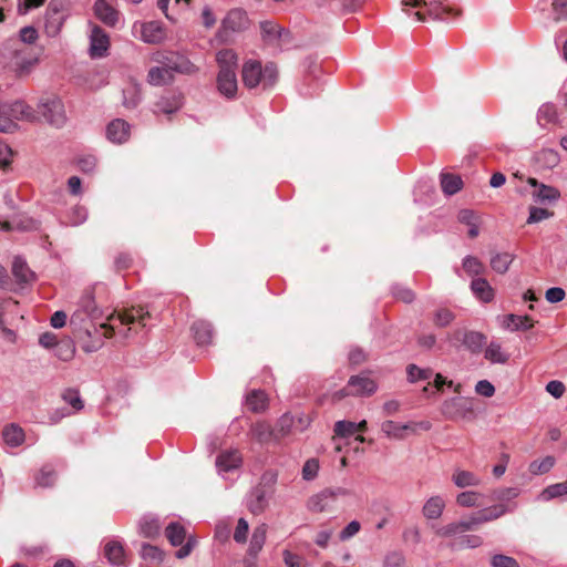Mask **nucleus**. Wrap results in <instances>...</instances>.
Segmentation results:
<instances>
[{
	"instance_id": "nucleus-26",
	"label": "nucleus",
	"mask_w": 567,
	"mask_h": 567,
	"mask_svg": "<svg viewBox=\"0 0 567 567\" xmlns=\"http://www.w3.org/2000/svg\"><path fill=\"white\" fill-rule=\"evenodd\" d=\"M535 163L540 169H553L560 163V155L556 150L543 148L534 156Z\"/></svg>"
},
{
	"instance_id": "nucleus-1",
	"label": "nucleus",
	"mask_w": 567,
	"mask_h": 567,
	"mask_svg": "<svg viewBox=\"0 0 567 567\" xmlns=\"http://www.w3.org/2000/svg\"><path fill=\"white\" fill-rule=\"evenodd\" d=\"M38 39V31L33 27H23L19 31L18 38L8 39L2 43L1 56L6 63L18 73H24L33 64V59L29 54L28 44H32Z\"/></svg>"
},
{
	"instance_id": "nucleus-49",
	"label": "nucleus",
	"mask_w": 567,
	"mask_h": 567,
	"mask_svg": "<svg viewBox=\"0 0 567 567\" xmlns=\"http://www.w3.org/2000/svg\"><path fill=\"white\" fill-rule=\"evenodd\" d=\"M462 268L470 277L481 276L485 271L483 262L474 256H466L462 261Z\"/></svg>"
},
{
	"instance_id": "nucleus-57",
	"label": "nucleus",
	"mask_w": 567,
	"mask_h": 567,
	"mask_svg": "<svg viewBox=\"0 0 567 567\" xmlns=\"http://www.w3.org/2000/svg\"><path fill=\"white\" fill-rule=\"evenodd\" d=\"M454 319L455 316L451 310L441 308L435 311L433 321L435 326L443 328L449 326Z\"/></svg>"
},
{
	"instance_id": "nucleus-7",
	"label": "nucleus",
	"mask_w": 567,
	"mask_h": 567,
	"mask_svg": "<svg viewBox=\"0 0 567 567\" xmlns=\"http://www.w3.org/2000/svg\"><path fill=\"white\" fill-rule=\"evenodd\" d=\"M38 111L44 120L56 127L64 125L66 121L64 104L58 96H45L40 99Z\"/></svg>"
},
{
	"instance_id": "nucleus-42",
	"label": "nucleus",
	"mask_w": 567,
	"mask_h": 567,
	"mask_svg": "<svg viewBox=\"0 0 567 567\" xmlns=\"http://www.w3.org/2000/svg\"><path fill=\"white\" fill-rule=\"evenodd\" d=\"M560 496H567V480L561 483L548 485L538 495V499L542 502H549Z\"/></svg>"
},
{
	"instance_id": "nucleus-23",
	"label": "nucleus",
	"mask_w": 567,
	"mask_h": 567,
	"mask_svg": "<svg viewBox=\"0 0 567 567\" xmlns=\"http://www.w3.org/2000/svg\"><path fill=\"white\" fill-rule=\"evenodd\" d=\"M94 13L99 20L109 27H114L117 23L118 12L106 0H96Z\"/></svg>"
},
{
	"instance_id": "nucleus-20",
	"label": "nucleus",
	"mask_w": 567,
	"mask_h": 567,
	"mask_svg": "<svg viewBox=\"0 0 567 567\" xmlns=\"http://www.w3.org/2000/svg\"><path fill=\"white\" fill-rule=\"evenodd\" d=\"M130 134L131 125L122 118L113 120L106 127V136L113 143H125Z\"/></svg>"
},
{
	"instance_id": "nucleus-51",
	"label": "nucleus",
	"mask_w": 567,
	"mask_h": 567,
	"mask_svg": "<svg viewBox=\"0 0 567 567\" xmlns=\"http://www.w3.org/2000/svg\"><path fill=\"white\" fill-rule=\"evenodd\" d=\"M408 380L411 383H415L422 380H430L433 375V371L431 369H422L416 364H409L406 367Z\"/></svg>"
},
{
	"instance_id": "nucleus-22",
	"label": "nucleus",
	"mask_w": 567,
	"mask_h": 567,
	"mask_svg": "<svg viewBox=\"0 0 567 567\" xmlns=\"http://www.w3.org/2000/svg\"><path fill=\"white\" fill-rule=\"evenodd\" d=\"M183 96L177 92H168L156 102V111L165 114H173L181 109Z\"/></svg>"
},
{
	"instance_id": "nucleus-56",
	"label": "nucleus",
	"mask_w": 567,
	"mask_h": 567,
	"mask_svg": "<svg viewBox=\"0 0 567 567\" xmlns=\"http://www.w3.org/2000/svg\"><path fill=\"white\" fill-rule=\"evenodd\" d=\"M435 533L437 536L443 537V538L456 537V536H458V535L461 536L463 534L458 522H453V523L446 524L444 526H441V527L436 528Z\"/></svg>"
},
{
	"instance_id": "nucleus-29",
	"label": "nucleus",
	"mask_w": 567,
	"mask_h": 567,
	"mask_svg": "<svg viewBox=\"0 0 567 567\" xmlns=\"http://www.w3.org/2000/svg\"><path fill=\"white\" fill-rule=\"evenodd\" d=\"M445 508V501L442 496H431L423 505L422 513L427 519H437Z\"/></svg>"
},
{
	"instance_id": "nucleus-12",
	"label": "nucleus",
	"mask_w": 567,
	"mask_h": 567,
	"mask_svg": "<svg viewBox=\"0 0 567 567\" xmlns=\"http://www.w3.org/2000/svg\"><path fill=\"white\" fill-rule=\"evenodd\" d=\"M527 183L535 188L532 193L535 203L551 205L558 202L561 196L558 188L539 183L536 178L529 177Z\"/></svg>"
},
{
	"instance_id": "nucleus-4",
	"label": "nucleus",
	"mask_w": 567,
	"mask_h": 567,
	"mask_svg": "<svg viewBox=\"0 0 567 567\" xmlns=\"http://www.w3.org/2000/svg\"><path fill=\"white\" fill-rule=\"evenodd\" d=\"M277 481V474L272 471L266 472L261 477V483L254 487L247 495V508L254 515H259L265 512L268 506L269 497L272 491L268 489L266 485L272 486Z\"/></svg>"
},
{
	"instance_id": "nucleus-37",
	"label": "nucleus",
	"mask_w": 567,
	"mask_h": 567,
	"mask_svg": "<svg viewBox=\"0 0 567 567\" xmlns=\"http://www.w3.org/2000/svg\"><path fill=\"white\" fill-rule=\"evenodd\" d=\"M173 80V74L169 73L167 68L153 66L148 70L147 82L154 86L168 84Z\"/></svg>"
},
{
	"instance_id": "nucleus-2",
	"label": "nucleus",
	"mask_w": 567,
	"mask_h": 567,
	"mask_svg": "<svg viewBox=\"0 0 567 567\" xmlns=\"http://www.w3.org/2000/svg\"><path fill=\"white\" fill-rule=\"evenodd\" d=\"M216 61L219 66L217 74V90L228 100H233L237 95V55L230 49H224L217 52Z\"/></svg>"
},
{
	"instance_id": "nucleus-55",
	"label": "nucleus",
	"mask_w": 567,
	"mask_h": 567,
	"mask_svg": "<svg viewBox=\"0 0 567 567\" xmlns=\"http://www.w3.org/2000/svg\"><path fill=\"white\" fill-rule=\"evenodd\" d=\"M62 399L75 411H80L83 409V401L80 396L79 391L75 389H66L62 393Z\"/></svg>"
},
{
	"instance_id": "nucleus-35",
	"label": "nucleus",
	"mask_w": 567,
	"mask_h": 567,
	"mask_svg": "<svg viewBox=\"0 0 567 567\" xmlns=\"http://www.w3.org/2000/svg\"><path fill=\"white\" fill-rule=\"evenodd\" d=\"M266 537H267V525L266 524H260L257 527H255L251 538H250L249 548H248V553L250 556L255 557L258 555V553L262 549V547L266 543Z\"/></svg>"
},
{
	"instance_id": "nucleus-10",
	"label": "nucleus",
	"mask_w": 567,
	"mask_h": 567,
	"mask_svg": "<svg viewBox=\"0 0 567 567\" xmlns=\"http://www.w3.org/2000/svg\"><path fill=\"white\" fill-rule=\"evenodd\" d=\"M248 19L246 12L240 9L230 10L221 21V27L218 31V39L220 41H228L230 32H238L247 27Z\"/></svg>"
},
{
	"instance_id": "nucleus-38",
	"label": "nucleus",
	"mask_w": 567,
	"mask_h": 567,
	"mask_svg": "<svg viewBox=\"0 0 567 567\" xmlns=\"http://www.w3.org/2000/svg\"><path fill=\"white\" fill-rule=\"evenodd\" d=\"M460 223L468 226V236L475 238L480 234V221L477 215L471 209H461L457 215Z\"/></svg>"
},
{
	"instance_id": "nucleus-45",
	"label": "nucleus",
	"mask_w": 567,
	"mask_h": 567,
	"mask_svg": "<svg viewBox=\"0 0 567 567\" xmlns=\"http://www.w3.org/2000/svg\"><path fill=\"white\" fill-rule=\"evenodd\" d=\"M246 404L252 412H261L267 406V395L261 390H254L247 395Z\"/></svg>"
},
{
	"instance_id": "nucleus-8",
	"label": "nucleus",
	"mask_w": 567,
	"mask_h": 567,
	"mask_svg": "<svg viewBox=\"0 0 567 567\" xmlns=\"http://www.w3.org/2000/svg\"><path fill=\"white\" fill-rule=\"evenodd\" d=\"M152 60L167 68L171 74H173V72L189 74L195 71L194 64L187 58L178 53L156 52L153 54Z\"/></svg>"
},
{
	"instance_id": "nucleus-62",
	"label": "nucleus",
	"mask_w": 567,
	"mask_h": 567,
	"mask_svg": "<svg viewBox=\"0 0 567 567\" xmlns=\"http://www.w3.org/2000/svg\"><path fill=\"white\" fill-rule=\"evenodd\" d=\"M551 216H553L551 212H549L545 208H542V207L532 206L529 208V216L527 218V224L539 223V221L547 219Z\"/></svg>"
},
{
	"instance_id": "nucleus-3",
	"label": "nucleus",
	"mask_w": 567,
	"mask_h": 567,
	"mask_svg": "<svg viewBox=\"0 0 567 567\" xmlns=\"http://www.w3.org/2000/svg\"><path fill=\"white\" fill-rule=\"evenodd\" d=\"M243 82L248 89H255L259 84L264 89L271 87L278 78V70L274 63L265 66L259 61L249 60L243 65Z\"/></svg>"
},
{
	"instance_id": "nucleus-59",
	"label": "nucleus",
	"mask_w": 567,
	"mask_h": 567,
	"mask_svg": "<svg viewBox=\"0 0 567 567\" xmlns=\"http://www.w3.org/2000/svg\"><path fill=\"white\" fill-rule=\"evenodd\" d=\"M492 567H519L518 561L511 556H506L503 554H495L491 558Z\"/></svg>"
},
{
	"instance_id": "nucleus-32",
	"label": "nucleus",
	"mask_w": 567,
	"mask_h": 567,
	"mask_svg": "<svg viewBox=\"0 0 567 567\" xmlns=\"http://www.w3.org/2000/svg\"><path fill=\"white\" fill-rule=\"evenodd\" d=\"M192 331L198 346H207L213 339V328L209 322L199 320L193 323Z\"/></svg>"
},
{
	"instance_id": "nucleus-48",
	"label": "nucleus",
	"mask_w": 567,
	"mask_h": 567,
	"mask_svg": "<svg viewBox=\"0 0 567 567\" xmlns=\"http://www.w3.org/2000/svg\"><path fill=\"white\" fill-rule=\"evenodd\" d=\"M293 423V416L289 413H286L279 417L276 426L274 427L278 442L290 434Z\"/></svg>"
},
{
	"instance_id": "nucleus-46",
	"label": "nucleus",
	"mask_w": 567,
	"mask_h": 567,
	"mask_svg": "<svg viewBox=\"0 0 567 567\" xmlns=\"http://www.w3.org/2000/svg\"><path fill=\"white\" fill-rule=\"evenodd\" d=\"M482 544L483 539L478 535H461L450 544V547L453 549L477 548Z\"/></svg>"
},
{
	"instance_id": "nucleus-21",
	"label": "nucleus",
	"mask_w": 567,
	"mask_h": 567,
	"mask_svg": "<svg viewBox=\"0 0 567 567\" xmlns=\"http://www.w3.org/2000/svg\"><path fill=\"white\" fill-rule=\"evenodd\" d=\"M104 556L107 561L116 567L126 566V554L123 545L117 540H110L104 546Z\"/></svg>"
},
{
	"instance_id": "nucleus-52",
	"label": "nucleus",
	"mask_w": 567,
	"mask_h": 567,
	"mask_svg": "<svg viewBox=\"0 0 567 567\" xmlns=\"http://www.w3.org/2000/svg\"><path fill=\"white\" fill-rule=\"evenodd\" d=\"M56 478L55 471L51 465H44L35 476V483L41 487L52 486Z\"/></svg>"
},
{
	"instance_id": "nucleus-61",
	"label": "nucleus",
	"mask_w": 567,
	"mask_h": 567,
	"mask_svg": "<svg viewBox=\"0 0 567 567\" xmlns=\"http://www.w3.org/2000/svg\"><path fill=\"white\" fill-rule=\"evenodd\" d=\"M18 127L17 123L10 117L8 112L4 111V103H0V132L9 133Z\"/></svg>"
},
{
	"instance_id": "nucleus-41",
	"label": "nucleus",
	"mask_w": 567,
	"mask_h": 567,
	"mask_svg": "<svg viewBox=\"0 0 567 567\" xmlns=\"http://www.w3.org/2000/svg\"><path fill=\"white\" fill-rule=\"evenodd\" d=\"M140 533L147 538H153L159 534V522L156 517L151 515H145L141 518L140 524Z\"/></svg>"
},
{
	"instance_id": "nucleus-9",
	"label": "nucleus",
	"mask_w": 567,
	"mask_h": 567,
	"mask_svg": "<svg viewBox=\"0 0 567 567\" xmlns=\"http://www.w3.org/2000/svg\"><path fill=\"white\" fill-rule=\"evenodd\" d=\"M78 306V310L71 317V323L76 321L83 322L85 318L95 320L102 316V311L97 308L93 291L91 289H87L83 292Z\"/></svg>"
},
{
	"instance_id": "nucleus-63",
	"label": "nucleus",
	"mask_w": 567,
	"mask_h": 567,
	"mask_svg": "<svg viewBox=\"0 0 567 567\" xmlns=\"http://www.w3.org/2000/svg\"><path fill=\"white\" fill-rule=\"evenodd\" d=\"M249 524L245 518H239L236 529L234 532V540L238 544H244L247 540Z\"/></svg>"
},
{
	"instance_id": "nucleus-28",
	"label": "nucleus",
	"mask_w": 567,
	"mask_h": 567,
	"mask_svg": "<svg viewBox=\"0 0 567 567\" xmlns=\"http://www.w3.org/2000/svg\"><path fill=\"white\" fill-rule=\"evenodd\" d=\"M471 290L482 302H491L494 298V289L489 282L482 277H477L472 280Z\"/></svg>"
},
{
	"instance_id": "nucleus-60",
	"label": "nucleus",
	"mask_w": 567,
	"mask_h": 567,
	"mask_svg": "<svg viewBox=\"0 0 567 567\" xmlns=\"http://www.w3.org/2000/svg\"><path fill=\"white\" fill-rule=\"evenodd\" d=\"M319 472V462L317 458H309L302 467V478L305 481H312L317 477Z\"/></svg>"
},
{
	"instance_id": "nucleus-47",
	"label": "nucleus",
	"mask_w": 567,
	"mask_h": 567,
	"mask_svg": "<svg viewBox=\"0 0 567 567\" xmlns=\"http://www.w3.org/2000/svg\"><path fill=\"white\" fill-rule=\"evenodd\" d=\"M482 494L476 491H465L456 495V504L461 507H477L481 505Z\"/></svg>"
},
{
	"instance_id": "nucleus-43",
	"label": "nucleus",
	"mask_w": 567,
	"mask_h": 567,
	"mask_svg": "<svg viewBox=\"0 0 567 567\" xmlns=\"http://www.w3.org/2000/svg\"><path fill=\"white\" fill-rule=\"evenodd\" d=\"M2 437L6 444L16 447L24 441V433L18 425L11 424L3 429Z\"/></svg>"
},
{
	"instance_id": "nucleus-40",
	"label": "nucleus",
	"mask_w": 567,
	"mask_h": 567,
	"mask_svg": "<svg viewBox=\"0 0 567 567\" xmlns=\"http://www.w3.org/2000/svg\"><path fill=\"white\" fill-rule=\"evenodd\" d=\"M515 255L512 252H496L491 257V267L497 274H505L511 264L514 261Z\"/></svg>"
},
{
	"instance_id": "nucleus-14",
	"label": "nucleus",
	"mask_w": 567,
	"mask_h": 567,
	"mask_svg": "<svg viewBox=\"0 0 567 567\" xmlns=\"http://www.w3.org/2000/svg\"><path fill=\"white\" fill-rule=\"evenodd\" d=\"M110 47V39L106 32L99 25H93L90 33V55L103 58Z\"/></svg>"
},
{
	"instance_id": "nucleus-24",
	"label": "nucleus",
	"mask_w": 567,
	"mask_h": 567,
	"mask_svg": "<svg viewBox=\"0 0 567 567\" xmlns=\"http://www.w3.org/2000/svg\"><path fill=\"white\" fill-rule=\"evenodd\" d=\"M165 38V31L159 22L157 21H150L141 27V39L145 43H159Z\"/></svg>"
},
{
	"instance_id": "nucleus-39",
	"label": "nucleus",
	"mask_w": 567,
	"mask_h": 567,
	"mask_svg": "<svg viewBox=\"0 0 567 567\" xmlns=\"http://www.w3.org/2000/svg\"><path fill=\"white\" fill-rule=\"evenodd\" d=\"M441 187L445 195L452 196L460 192L463 186V181L458 175L442 173L440 176Z\"/></svg>"
},
{
	"instance_id": "nucleus-13",
	"label": "nucleus",
	"mask_w": 567,
	"mask_h": 567,
	"mask_svg": "<svg viewBox=\"0 0 567 567\" xmlns=\"http://www.w3.org/2000/svg\"><path fill=\"white\" fill-rule=\"evenodd\" d=\"M421 6L426 9L427 14L434 20H446V16L451 13V9L443 6L441 0H402L404 11H408L409 7Z\"/></svg>"
},
{
	"instance_id": "nucleus-5",
	"label": "nucleus",
	"mask_w": 567,
	"mask_h": 567,
	"mask_svg": "<svg viewBox=\"0 0 567 567\" xmlns=\"http://www.w3.org/2000/svg\"><path fill=\"white\" fill-rule=\"evenodd\" d=\"M69 0H51L45 10L44 31L48 37H56L69 17Z\"/></svg>"
},
{
	"instance_id": "nucleus-16",
	"label": "nucleus",
	"mask_w": 567,
	"mask_h": 567,
	"mask_svg": "<svg viewBox=\"0 0 567 567\" xmlns=\"http://www.w3.org/2000/svg\"><path fill=\"white\" fill-rule=\"evenodd\" d=\"M454 337L462 342V344L471 353H480L486 343V336L477 331H468L458 329L454 332Z\"/></svg>"
},
{
	"instance_id": "nucleus-19",
	"label": "nucleus",
	"mask_w": 567,
	"mask_h": 567,
	"mask_svg": "<svg viewBox=\"0 0 567 567\" xmlns=\"http://www.w3.org/2000/svg\"><path fill=\"white\" fill-rule=\"evenodd\" d=\"M4 111L8 112L10 117L13 120V123L17 121H33L37 115L33 109L28 105L25 102L17 100L11 103H4Z\"/></svg>"
},
{
	"instance_id": "nucleus-44",
	"label": "nucleus",
	"mask_w": 567,
	"mask_h": 567,
	"mask_svg": "<svg viewBox=\"0 0 567 567\" xmlns=\"http://www.w3.org/2000/svg\"><path fill=\"white\" fill-rule=\"evenodd\" d=\"M165 535L173 546H181L186 538V530L179 523L172 522L167 525Z\"/></svg>"
},
{
	"instance_id": "nucleus-30",
	"label": "nucleus",
	"mask_w": 567,
	"mask_h": 567,
	"mask_svg": "<svg viewBox=\"0 0 567 567\" xmlns=\"http://www.w3.org/2000/svg\"><path fill=\"white\" fill-rule=\"evenodd\" d=\"M412 423H399L392 420L384 421L381 425V431L390 439L402 440L405 436V431L413 429Z\"/></svg>"
},
{
	"instance_id": "nucleus-54",
	"label": "nucleus",
	"mask_w": 567,
	"mask_h": 567,
	"mask_svg": "<svg viewBox=\"0 0 567 567\" xmlns=\"http://www.w3.org/2000/svg\"><path fill=\"white\" fill-rule=\"evenodd\" d=\"M555 465L553 456H546L542 461H534L529 464V472L534 475L544 474L549 472Z\"/></svg>"
},
{
	"instance_id": "nucleus-34",
	"label": "nucleus",
	"mask_w": 567,
	"mask_h": 567,
	"mask_svg": "<svg viewBox=\"0 0 567 567\" xmlns=\"http://www.w3.org/2000/svg\"><path fill=\"white\" fill-rule=\"evenodd\" d=\"M12 274L19 284H29L34 278L25 260L19 256L13 259Z\"/></svg>"
},
{
	"instance_id": "nucleus-18",
	"label": "nucleus",
	"mask_w": 567,
	"mask_h": 567,
	"mask_svg": "<svg viewBox=\"0 0 567 567\" xmlns=\"http://www.w3.org/2000/svg\"><path fill=\"white\" fill-rule=\"evenodd\" d=\"M251 439L257 441L259 444L278 443L275 429L265 421H259L251 424L249 430Z\"/></svg>"
},
{
	"instance_id": "nucleus-36",
	"label": "nucleus",
	"mask_w": 567,
	"mask_h": 567,
	"mask_svg": "<svg viewBox=\"0 0 567 567\" xmlns=\"http://www.w3.org/2000/svg\"><path fill=\"white\" fill-rule=\"evenodd\" d=\"M484 358L494 364H505L509 360V354L502 349L498 342L492 341L484 351Z\"/></svg>"
},
{
	"instance_id": "nucleus-33",
	"label": "nucleus",
	"mask_w": 567,
	"mask_h": 567,
	"mask_svg": "<svg viewBox=\"0 0 567 567\" xmlns=\"http://www.w3.org/2000/svg\"><path fill=\"white\" fill-rule=\"evenodd\" d=\"M504 328L511 331H526L534 327V321L528 316L507 315L503 320Z\"/></svg>"
},
{
	"instance_id": "nucleus-15",
	"label": "nucleus",
	"mask_w": 567,
	"mask_h": 567,
	"mask_svg": "<svg viewBox=\"0 0 567 567\" xmlns=\"http://www.w3.org/2000/svg\"><path fill=\"white\" fill-rule=\"evenodd\" d=\"M243 464V457L238 450L223 451L216 457V467L220 475L238 470Z\"/></svg>"
},
{
	"instance_id": "nucleus-27",
	"label": "nucleus",
	"mask_w": 567,
	"mask_h": 567,
	"mask_svg": "<svg viewBox=\"0 0 567 567\" xmlns=\"http://www.w3.org/2000/svg\"><path fill=\"white\" fill-rule=\"evenodd\" d=\"M516 508V504H495L493 506L480 509V514L482 516L483 523H489L496 520L504 516L507 513L514 512Z\"/></svg>"
},
{
	"instance_id": "nucleus-50",
	"label": "nucleus",
	"mask_w": 567,
	"mask_h": 567,
	"mask_svg": "<svg viewBox=\"0 0 567 567\" xmlns=\"http://www.w3.org/2000/svg\"><path fill=\"white\" fill-rule=\"evenodd\" d=\"M520 494L518 487H502L493 491L492 497L498 501V504H511L509 502L515 499Z\"/></svg>"
},
{
	"instance_id": "nucleus-64",
	"label": "nucleus",
	"mask_w": 567,
	"mask_h": 567,
	"mask_svg": "<svg viewBox=\"0 0 567 567\" xmlns=\"http://www.w3.org/2000/svg\"><path fill=\"white\" fill-rule=\"evenodd\" d=\"M87 218V210L83 206H75L70 215H69V223L72 226H78L83 224Z\"/></svg>"
},
{
	"instance_id": "nucleus-53",
	"label": "nucleus",
	"mask_w": 567,
	"mask_h": 567,
	"mask_svg": "<svg viewBox=\"0 0 567 567\" xmlns=\"http://www.w3.org/2000/svg\"><path fill=\"white\" fill-rule=\"evenodd\" d=\"M141 91L136 85H132L125 90H123V104L127 109H134L141 102Z\"/></svg>"
},
{
	"instance_id": "nucleus-31",
	"label": "nucleus",
	"mask_w": 567,
	"mask_h": 567,
	"mask_svg": "<svg viewBox=\"0 0 567 567\" xmlns=\"http://www.w3.org/2000/svg\"><path fill=\"white\" fill-rule=\"evenodd\" d=\"M333 502V493L330 489H323L311 496L308 501V508L311 512L320 513L330 507Z\"/></svg>"
},
{
	"instance_id": "nucleus-25",
	"label": "nucleus",
	"mask_w": 567,
	"mask_h": 567,
	"mask_svg": "<svg viewBox=\"0 0 567 567\" xmlns=\"http://www.w3.org/2000/svg\"><path fill=\"white\" fill-rule=\"evenodd\" d=\"M451 480L458 488L476 487L480 486L482 480L473 472L455 468L452 473Z\"/></svg>"
},
{
	"instance_id": "nucleus-58",
	"label": "nucleus",
	"mask_w": 567,
	"mask_h": 567,
	"mask_svg": "<svg viewBox=\"0 0 567 567\" xmlns=\"http://www.w3.org/2000/svg\"><path fill=\"white\" fill-rule=\"evenodd\" d=\"M334 433L340 437H349L355 433V422L338 421L334 424Z\"/></svg>"
},
{
	"instance_id": "nucleus-6",
	"label": "nucleus",
	"mask_w": 567,
	"mask_h": 567,
	"mask_svg": "<svg viewBox=\"0 0 567 567\" xmlns=\"http://www.w3.org/2000/svg\"><path fill=\"white\" fill-rule=\"evenodd\" d=\"M148 319V312L144 311L143 308H132L123 313H118L116 318H111L112 321L117 322L121 326H128V330L133 329V326L138 324L142 327L146 326ZM115 323H101L99 333L104 338H111L114 334Z\"/></svg>"
},
{
	"instance_id": "nucleus-11",
	"label": "nucleus",
	"mask_w": 567,
	"mask_h": 567,
	"mask_svg": "<svg viewBox=\"0 0 567 567\" xmlns=\"http://www.w3.org/2000/svg\"><path fill=\"white\" fill-rule=\"evenodd\" d=\"M378 389L377 383L368 377H351L347 386L340 391L339 398L346 395H371Z\"/></svg>"
},
{
	"instance_id": "nucleus-17",
	"label": "nucleus",
	"mask_w": 567,
	"mask_h": 567,
	"mask_svg": "<svg viewBox=\"0 0 567 567\" xmlns=\"http://www.w3.org/2000/svg\"><path fill=\"white\" fill-rule=\"evenodd\" d=\"M260 31L265 44L275 48L280 47L282 38L288 35V32L274 21L260 22Z\"/></svg>"
}]
</instances>
